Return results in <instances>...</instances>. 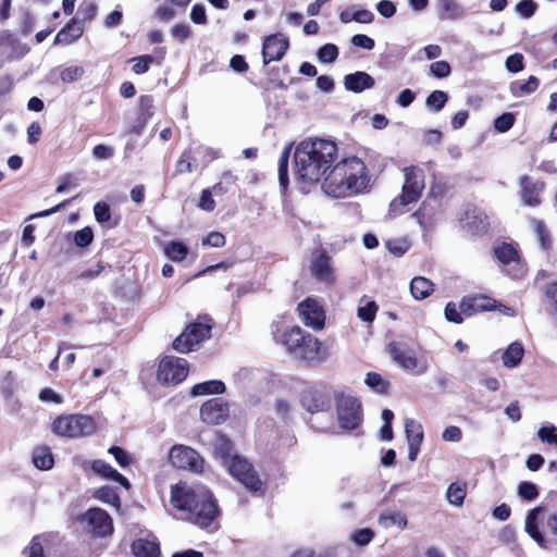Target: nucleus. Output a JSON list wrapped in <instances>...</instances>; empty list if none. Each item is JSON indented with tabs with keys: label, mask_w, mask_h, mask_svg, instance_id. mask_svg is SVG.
<instances>
[{
	"label": "nucleus",
	"mask_w": 557,
	"mask_h": 557,
	"mask_svg": "<svg viewBox=\"0 0 557 557\" xmlns=\"http://www.w3.org/2000/svg\"><path fill=\"white\" fill-rule=\"evenodd\" d=\"M131 62L134 63V65H133L134 73L138 74V75L146 73L149 70L150 64H152L154 62L160 64V61H157L156 58L150 54L135 57V58L131 59Z\"/></svg>",
	"instance_id": "nucleus-44"
},
{
	"label": "nucleus",
	"mask_w": 557,
	"mask_h": 557,
	"mask_svg": "<svg viewBox=\"0 0 557 557\" xmlns=\"http://www.w3.org/2000/svg\"><path fill=\"white\" fill-rule=\"evenodd\" d=\"M459 308L466 317H471L475 313L490 311L497 308L496 301L483 295L465 296Z\"/></svg>",
	"instance_id": "nucleus-19"
},
{
	"label": "nucleus",
	"mask_w": 557,
	"mask_h": 557,
	"mask_svg": "<svg viewBox=\"0 0 557 557\" xmlns=\"http://www.w3.org/2000/svg\"><path fill=\"white\" fill-rule=\"evenodd\" d=\"M288 48V39L283 34L268 36L263 41L262 57L263 63L269 64L272 61L281 60Z\"/></svg>",
	"instance_id": "nucleus-17"
},
{
	"label": "nucleus",
	"mask_w": 557,
	"mask_h": 557,
	"mask_svg": "<svg viewBox=\"0 0 557 557\" xmlns=\"http://www.w3.org/2000/svg\"><path fill=\"white\" fill-rule=\"evenodd\" d=\"M374 78L362 71L348 74L344 78V86L347 90L359 94L374 86Z\"/></svg>",
	"instance_id": "nucleus-22"
},
{
	"label": "nucleus",
	"mask_w": 557,
	"mask_h": 557,
	"mask_svg": "<svg viewBox=\"0 0 557 557\" xmlns=\"http://www.w3.org/2000/svg\"><path fill=\"white\" fill-rule=\"evenodd\" d=\"M338 57V48L334 44H325L317 51V58L321 63H333Z\"/></svg>",
	"instance_id": "nucleus-42"
},
{
	"label": "nucleus",
	"mask_w": 557,
	"mask_h": 557,
	"mask_svg": "<svg viewBox=\"0 0 557 557\" xmlns=\"http://www.w3.org/2000/svg\"><path fill=\"white\" fill-rule=\"evenodd\" d=\"M405 432L409 447L408 458L414 461L423 441L422 425L413 419H407L405 422Z\"/></svg>",
	"instance_id": "nucleus-20"
},
{
	"label": "nucleus",
	"mask_w": 557,
	"mask_h": 557,
	"mask_svg": "<svg viewBox=\"0 0 557 557\" xmlns=\"http://www.w3.org/2000/svg\"><path fill=\"white\" fill-rule=\"evenodd\" d=\"M386 248L395 256H401L409 249V244L405 239H392L386 243Z\"/></svg>",
	"instance_id": "nucleus-59"
},
{
	"label": "nucleus",
	"mask_w": 557,
	"mask_h": 557,
	"mask_svg": "<svg viewBox=\"0 0 557 557\" xmlns=\"http://www.w3.org/2000/svg\"><path fill=\"white\" fill-rule=\"evenodd\" d=\"M466 497V488L465 485L459 483H451L446 492V498L449 504L454 506H461L463 504Z\"/></svg>",
	"instance_id": "nucleus-39"
},
{
	"label": "nucleus",
	"mask_w": 557,
	"mask_h": 557,
	"mask_svg": "<svg viewBox=\"0 0 557 557\" xmlns=\"http://www.w3.org/2000/svg\"><path fill=\"white\" fill-rule=\"evenodd\" d=\"M445 318L447 321L460 324L462 323V312L459 307L453 301H449L445 307Z\"/></svg>",
	"instance_id": "nucleus-55"
},
{
	"label": "nucleus",
	"mask_w": 557,
	"mask_h": 557,
	"mask_svg": "<svg viewBox=\"0 0 557 557\" xmlns=\"http://www.w3.org/2000/svg\"><path fill=\"white\" fill-rule=\"evenodd\" d=\"M431 73L437 78L447 77L450 74V65L446 61H436L430 65Z\"/></svg>",
	"instance_id": "nucleus-58"
},
{
	"label": "nucleus",
	"mask_w": 557,
	"mask_h": 557,
	"mask_svg": "<svg viewBox=\"0 0 557 557\" xmlns=\"http://www.w3.org/2000/svg\"><path fill=\"white\" fill-rule=\"evenodd\" d=\"M225 236L222 233L211 232L202 239V245L220 248L225 245Z\"/></svg>",
	"instance_id": "nucleus-63"
},
{
	"label": "nucleus",
	"mask_w": 557,
	"mask_h": 557,
	"mask_svg": "<svg viewBox=\"0 0 557 557\" xmlns=\"http://www.w3.org/2000/svg\"><path fill=\"white\" fill-rule=\"evenodd\" d=\"M33 462L37 469L49 470L53 466V457L49 447H37L33 451Z\"/></svg>",
	"instance_id": "nucleus-32"
},
{
	"label": "nucleus",
	"mask_w": 557,
	"mask_h": 557,
	"mask_svg": "<svg viewBox=\"0 0 557 557\" xmlns=\"http://www.w3.org/2000/svg\"><path fill=\"white\" fill-rule=\"evenodd\" d=\"M164 253L172 261L181 262V261H183L187 257L188 248H187V246L184 243L178 242V240H173V242H170L165 246Z\"/></svg>",
	"instance_id": "nucleus-36"
},
{
	"label": "nucleus",
	"mask_w": 557,
	"mask_h": 557,
	"mask_svg": "<svg viewBox=\"0 0 557 557\" xmlns=\"http://www.w3.org/2000/svg\"><path fill=\"white\" fill-rule=\"evenodd\" d=\"M228 473L253 493H263L264 484L247 459L238 456L224 466Z\"/></svg>",
	"instance_id": "nucleus-9"
},
{
	"label": "nucleus",
	"mask_w": 557,
	"mask_h": 557,
	"mask_svg": "<svg viewBox=\"0 0 557 557\" xmlns=\"http://www.w3.org/2000/svg\"><path fill=\"white\" fill-rule=\"evenodd\" d=\"M132 550L136 557H160L158 543L150 539H138L134 541Z\"/></svg>",
	"instance_id": "nucleus-26"
},
{
	"label": "nucleus",
	"mask_w": 557,
	"mask_h": 557,
	"mask_svg": "<svg viewBox=\"0 0 557 557\" xmlns=\"http://www.w3.org/2000/svg\"><path fill=\"white\" fill-rule=\"evenodd\" d=\"M403 194L389 203V215L396 216L406 211V206L416 202L424 189L423 171L417 166L405 168Z\"/></svg>",
	"instance_id": "nucleus-6"
},
{
	"label": "nucleus",
	"mask_w": 557,
	"mask_h": 557,
	"mask_svg": "<svg viewBox=\"0 0 557 557\" xmlns=\"http://www.w3.org/2000/svg\"><path fill=\"white\" fill-rule=\"evenodd\" d=\"M373 536L374 532L369 528H364L356 531L351 535V541L358 546H366L372 541Z\"/></svg>",
	"instance_id": "nucleus-53"
},
{
	"label": "nucleus",
	"mask_w": 557,
	"mask_h": 557,
	"mask_svg": "<svg viewBox=\"0 0 557 557\" xmlns=\"http://www.w3.org/2000/svg\"><path fill=\"white\" fill-rule=\"evenodd\" d=\"M521 199L527 206H537L540 203V187L532 182L528 176L521 178Z\"/></svg>",
	"instance_id": "nucleus-27"
},
{
	"label": "nucleus",
	"mask_w": 557,
	"mask_h": 557,
	"mask_svg": "<svg viewBox=\"0 0 557 557\" xmlns=\"http://www.w3.org/2000/svg\"><path fill=\"white\" fill-rule=\"evenodd\" d=\"M271 327L274 341L285 346L295 358L308 363L321 364L331 356L330 348L323 342L305 332L300 326L283 327L280 323H273Z\"/></svg>",
	"instance_id": "nucleus-3"
},
{
	"label": "nucleus",
	"mask_w": 557,
	"mask_h": 557,
	"mask_svg": "<svg viewBox=\"0 0 557 557\" xmlns=\"http://www.w3.org/2000/svg\"><path fill=\"white\" fill-rule=\"evenodd\" d=\"M518 495L525 500H534L539 496L537 486L532 482H521L518 486Z\"/></svg>",
	"instance_id": "nucleus-50"
},
{
	"label": "nucleus",
	"mask_w": 557,
	"mask_h": 557,
	"mask_svg": "<svg viewBox=\"0 0 557 557\" xmlns=\"http://www.w3.org/2000/svg\"><path fill=\"white\" fill-rule=\"evenodd\" d=\"M189 364L186 359L173 356L164 357L158 368V381L162 384H178L188 374Z\"/></svg>",
	"instance_id": "nucleus-11"
},
{
	"label": "nucleus",
	"mask_w": 557,
	"mask_h": 557,
	"mask_svg": "<svg viewBox=\"0 0 557 557\" xmlns=\"http://www.w3.org/2000/svg\"><path fill=\"white\" fill-rule=\"evenodd\" d=\"M94 238V234L90 227H84L77 231L74 235V242L78 247L88 246Z\"/></svg>",
	"instance_id": "nucleus-57"
},
{
	"label": "nucleus",
	"mask_w": 557,
	"mask_h": 557,
	"mask_svg": "<svg viewBox=\"0 0 557 557\" xmlns=\"http://www.w3.org/2000/svg\"><path fill=\"white\" fill-rule=\"evenodd\" d=\"M84 33L83 25L75 18H72L54 37V45H71L82 37Z\"/></svg>",
	"instance_id": "nucleus-24"
},
{
	"label": "nucleus",
	"mask_w": 557,
	"mask_h": 557,
	"mask_svg": "<svg viewBox=\"0 0 557 557\" xmlns=\"http://www.w3.org/2000/svg\"><path fill=\"white\" fill-rule=\"evenodd\" d=\"M515 123V115L512 113H503L494 121V127L499 133L509 131Z\"/></svg>",
	"instance_id": "nucleus-52"
},
{
	"label": "nucleus",
	"mask_w": 557,
	"mask_h": 557,
	"mask_svg": "<svg viewBox=\"0 0 557 557\" xmlns=\"http://www.w3.org/2000/svg\"><path fill=\"white\" fill-rule=\"evenodd\" d=\"M201 420L208 424H220L228 417V406L222 398H212L200 408Z\"/></svg>",
	"instance_id": "nucleus-16"
},
{
	"label": "nucleus",
	"mask_w": 557,
	"mask_h": 557,
	"mask_svg": "<svg viewBox=\"0 0 557 557\" xmlns=\"http://www.w3.org/2000/svg\"><path fill=\"white\" fill-rule=\"evenodd\" d=\"M274 410L282 420L290 418L292 407L290 404L285 399H276L274 404Z\"/></svg>",
	"instance_id": "nucleus-64"
},
{
	"label": "nucleus",
	"mask_w": 557,
	"mask_h": 557,
	"mask_svg": "<svg viewBox=\"0 0 557 557\" xmlns=\"http://www.w3.org/2000/svg\"><path fill=\"white\" fill-rule=\"evenodd\" d=\"M433 290L434 284L430 280L423 276H417L411 280L410 293L414 299L422 300L429 297Z\"/></svg>",
	"instance_id": "nucleus-29"
},
{
	"label": "nucleus",
	"mask_w": 557,
	"mask_h": 557,
	"mask_svg": "<svg viewBox=\"0 0 557 557\" xmlns=\"http://www.w3.org/2000/svg\"><path fill=\"white\" fill-rule=\"evenodd\" d=\"M336 417L341 429L355 430L362 421V409L359 400L344 393L335 396Z\"/></svg>",
	"instance_id": "nucleus-8"
},
{
	"label": "nucleus",
	"mask_w": 557,
	"mask_h": 557,
	"mask_svg": "<svg viewBox=\"0 0 557 557\" xmlns=\"http://www.w3.org/2000/svg\"><path fill=\"white\" fill-rule=\"evenodd\" d=\"M225 392V384L220 380H211L198 383L190 389L191 396H205L211 394H222Z\"/></svg>",
	"instance_id": "nucleus-30"
},
{
	"label": "nucleus",
	"mask_w": 557,
	"mask_h": 557,
	"mask_svg": "<svg viewBox=\"0 0 557 557\" xmlns=\"http://www.w3.org/2000/svg\"><path fill=\"white\" fill-rule=\"evenodd\" d=\"M542 298L547 313L557 319V281L549 282L543 287Z\"/></svg>",
	"instance_id": "nucleus-28"
},
{
	"label": "nucleus",
	"mask_w": 557,
	"mask_h": 557,
	"mask_svg": "<svg viewBox=\"0 0 557 557\" xmlns=\"http://www.w3.org/2000/svg\"><path fill=\"white\" fill-rule=\"evenodd\" d=\"M215 455L221 460V463H222L223 467L225 465H227L228 461L231 462L232 459H235V458L238 457V455H236L233 451L232 444L227 440H225V438H221L215 444Z\"/></svg>",
	"instance_id": "nucleus-38"
},
{
	"label": "nucleus",
	"mask_w": 557,
	"mask_h": 557,
	"mask_svg": "<svg viewBox=\"0 0 557 557\" xmlns=\"http://www.w3.org/2000/svg\"><path fill=\"white\" fill-rule=\"evenodd\" d=\"M507 71L511 73H519L523 70V55L521 53H513L509 55L505 62Z\"/></svg>",
	"instance_id": "nucleus-56"
},
{
	"label": "nucleus",
	"mask_w": 557,
	"mask_h": 557,
	"mask_svg": "<svg viewBox=\"0 0 557 557\" xmlns=\"http://www.w3.org/2000/svg\"><path fill=\"white\" fill-rule=\"evenodd\" d=\"M379 523L383 528H389L392 525H397L399 529L404 530L407 528L408 520L405 515L399 511H385L380 515Z\"/></svg>",
	"instance_id": "nucleus-33"
},
{
	"label": "nucleus",
	"mask_w": 557,
	"mask_h": 557,
	"mask_svg": "<svg viewBox=\"0 0 557 557\" xmlns=\"http://www.w3.org/2000/svg\"><path fill=\"white\" fill-rule=\"evenodd\" d=\"M210 324L201 322L191 323L178 337L175 338L173 342V348L181 354H187L208 339L210 337Z\"/></svg>",
	"instance_id": "nucleus-10"
},
{
	"label": "nucleus",
	"mask_w": 557,
	"mask_h": 557,
	"mask_svg": "<svg viewBox=\"0 0 557 557\" xmlns=\"http://www.w3.org/2000/svg\"><path fill=\"white\" fill-rule=\"evenodd\" d=\"M533 230L541 244L542 249L547 250L550 248V238L542 221H532Z\"/></svg>",
	"instance_id": "nucleus-48"
},
{
	"label": "nucleus",
	"mask_w": 557,
	"mask_h": 557,
	"mask_svg": "<svg viewBox=\"0 0 557 557\" xmlns=\"http://www.w3.org/2000/svg\"><path fill=\"white\" fill-rule=\"evenodd\" d=\"M388 350L393 360L403 369L414 371L416 374H422L426 371V364L419 363L414 354L405 348L400 343H391Z\"/></svg>",
	"instance_id": "nucleus-15"
},
{
	"label": "nucleus",
	"mask_w": 557,
	"mask_h": 557,
	"mask_svg": "<svg viewBox=\"0 0 557 557\" xmlns=\"http://www.w3.org/2000/svg\"><path fill=\"white\" fill-rule=\"evenodd\" d=\"M497 259L504 264H510L519 261L517 249L511 244H502L495 248Z\"/></svg>",
	"instance_id": "nucleus-37"
},
{
	"label": "nucleus",
	"mask_w": 557,
	"mask_h": 557,
	"mask_svg": "<svg viewBox=\"0 0 557 557\" xmlns=\"http://www.w3.org/2000/svg\"><path fill=\"white\" fill-rule=\"evenodd\" d=\"M84 75L82 66H67L61 70L60 78L63 83H73L78 81Z\"/></svg>",
	"instance_id": "nucleus-51"
},
{
	"label": "nucleus",
	"mask_w": 557,
	"mask_h": 557,
	"mask_svg": "<svg viewBox=\"0 0 557 557\" xmlns=\"http://www.w3.org/2000/svg\"><path fill=\"white\" fill-rule=\"evenodd\" d=\"M377 305L375 301H368L364 306H359L357 315L364 322L371 323L376 315Z\"/></svg>",
	"instance_id": "nucleus-49"
},
{
	"label": "nucleus",
	"mask_w": 557,
	"mask_h": 557,
	"mask_svg": "<svg viewBox=\"0 0 557 557\" xmlns=\"http://www.w3.org/2000/svg\"><path fill=\"white\" fill-rule=\"evenodd\" d=\"M95 497L106 504L115 508L120 507V497L115 491L110 486H102L95 492Z\"/></svg>",
	"instance_id": "nucleus-40"
},
{
	"label": "nucleus",
	"mask_w": 557,
	"mask_h": 557,
	"mask_svg": "<svg viewBox=\"0 0 557 557\" xmlns=\"http://www.w3.org/2000/svg\"><path fill=\"white\" fill-rule=\"evenodd\" d=\"M297 311L299 319L306 326L314 331H320L324 327L325 311L317 299L306 298L298 304Z\"/></svg>",
	"instance_id": "nucleus-13"
},
{
	"label": "nucleus",
	"mask_w": 557,
	"mask_h": 557,
	"mask_svg": "<svg viewBox=\"0 0 557 557\" xmlns=\"http://www.w3.org/2000/svg\"><path fill=\"white\" fill-rule=\"evenodd\" d=\"M300 403L302 407L311 413L323 411L329 407L324 395L313 388H308L302 392Z\"/></svg>",
	"instance_id": "nucleus-23"
},
{
	"label": "nucleus",
	"mask_w": 557,
	"mask_h": 557,
	"mask_svg": "<svg viewBox=\"0 0 557 557\" xmlns=\"http://www.w3.org/2000/svg\"><path fill=\"white\" fill-rule=\"evenodd\" d=\"M311 272L313 276L320 282L332 284L335 281V274L331 265V259L324 253H320L312 260Z\"/></svg>",
	"instance_id": "nucleus-21"
},
{
	"label": "nucleus",
	"mask_w": 557,
	"mask_h": 557,
	"mask_svg": "<svg viewBox=\"0 0 557 557\" xmlns=\"http://www.w3.org/2000/svg\"><path fill=\"white\" fill-rule=\"evenodd\" d=\"M293 145H288L284 148L278 159V182L283 189L288 186V160Z\"/></svg>",
	"instance_id": "nucleus-35"
},
{
	"label": "nucleus",
	"mask_w": 557,
	"mask_h": 557,
	"mask_svg": "<svg viewBox=\"0 0 557 557\" xmlns=\"http://www.w3.org/2000/svg\"><path fill=\"white\" fill-rule=\"evenodd\" d=\"M198 208L203 211L211 212L215 208V201L210 189H203L198 202Z\"/></svg>",
	"instance_id": "nucleus-60"
},
{
	"label": "nucleus",
	"mask_w": 557,
	"mask_h": 557,
	"mask_svg": "<svg viewBox=\"0 0 557 557\" xmlns=\"http://www.w3.org/2000/svg\"><path fill=\"white\" fill-rule=\"evenodd\" d=\"M108 453L114 457L115 461L121 467H127L132 461L129 455L121 447L113 446V447L109 448Z\"/></svg>",
	"instance_id": "nucleus-62"
},
{
	"label": "nucleus",
	"mask_w": 557,
	"mask_h": 557,
	"mask_svg": "<svg viewBox=\"0 0 557 557\" xmlns=\"http://www.w3.org/2000/svg\"><path fill=\"white\" fill-rule=\"evenodd\" d=\"M461 227L471 235L482 234L487 231L490 221L484 211L478 208L469 209L460 219Z\"/></svg>",
	"instance_id": "nucleus-18"
},
{
	"label": "nucleus",
	"mask_w": 557,
	"mask_h": 557,
	"mask_svg": "<svg viewBox=\"0 0 557 557\" xmlns=\"http://www.w3.org/2000/svg\"><path fill=\"white\" fill-rule=\"evenodd\" d=\"M197 168L198 164L196 160L191 157L190 151H184L176 163L177 173H191L196 171Z\"/></svg>",
	"instance_id": "nucleus-43"
},
{
	"label": "nucleus",
	"mask_w": 557,
	"mask_h": 557,
	"mask_svg": "<svg viewBox=\"0 0 557 557\" xmlns=\"http://www.w3.org/2000/svg\"><path fill=\"white\" fill-rule=\"evenodd\" d=\"M153 114V99L151 96H141L139 98V120L143 121V124H146L147 121Z\"/></svg>",
	"instance_id": "nucleus-45"
},
{
	"label": "nucleus",
	"mask_w": 557,
	"mask_h": 557,
	"mask_svg": "<svg viewBox=\"0 0 557 557\" xmlns=\"http://www.w3.org/2000/svg\"><path fill=\"white\" fill-rule=\"evenodd\" d=\"M523 347L519 343H512L503 354V363L507 368L517 367L523 357Z\"/></svg>",
	"instance_id": "nucleus-34"
},
{
	"label": "nucleus",
	"mask_w": 557,
	"mask_h": 557,
	"mask_svg": "<svg viewBox=\"0 0 557 557\" xmlns=\"http://www.w3.org/2000/svg\"><path fill=\"white\" fill-rule=\"evenodd\" d=\"M170 505L178 519L190 522L202 530L219 529L220 508L213 493L206 486H191L178 482L171 486Z\"/></svg>",
	"instance_id": "nucleus-1"
},
{
	"label": "nucleus",
	"mask_w": 557,
	"mask_h": 557,
	"mask_svg": "<svg viewBox=\"0 0 557 557\" xmlns=\"http://www.w3.org/2000/svg\"><path fill=\"white\" fill-rule=\"evenodd\" d=\"M94 213L97 222L103 224L110 221L111 211L107 202L99 201L94 207Z\"/></svg>",
	"instance_id": "nucleus-54"
},
{
	"label": "nucleus",
	"mask_w": 557,
	"mask_h": 557,
	"mask_svg": "<svg viewBox=\"0 0 557 557\" xmlns=\"http://www.w3.org/2000/svg\"><path fill=\"white\" fill-rule=\"evenodd\" d=\"M547 512L541 530L537 520L544 511L543 506H536L529 510L524 520L525 533L543 549L557 548V492H552L546 497Z\"/></svg>",
	"instance_id": "nucleus-5"
},
{
	"label": "nucleus",
	"mask_w": 557,
	"mask_h": 557,
	"mask_svg": "<svg viewBox=\"0 0 557 557\" xmlns=\"http://www.w3.org/2000/svg\"><path fill=\"white\" fill-rule=\"evenodd\" d=\"M369 176L364 163L356 157L338 162L325 177L323 189L334 198L349 197L367 189Z\"/></svg>",
	"instance_id": "nucleus-4"
},
{
	"label": "nucleus",
	"mask_w": 557,
	"mask_h": 557,
	"mask_svg": "<svg viewBox=\"0 0 557 557\" xmlns=\"http://www.w3.org/2000/svg\"><path fill=\"white\" fill-rule=\"evenodd\" d=\"M448 100V95L445 91L442 90H434L431 92L426 100L425 104L428 108L432 109L434 112H440L445 103Z\"/></svg>",
	"instance_id": "nucleus-41"
},
{
	"label": "nucleus",
	"mask_w": 557,
	"mask_h": 557,
	"mask_svg": "<svg viewBox=\"0 0 557 557\" xmlns=\"http://www.w3.org/2000/svg\"><path fill=\"white\" fill-rule=\"evenodd\" d=\"M517 12L524 18L531 17L536 11V3L532 0H521L517 7Z\"/></svg>",
	"instance_id": "nucleus-61"
},
{
	"label": "nucleus",
	"mask_w": 557,
	"mask_h": 557,
	"mask_svg": "<svg viewBox=\"0 0 557 557\" xmlns=\"http://www.w3.org/2000/svg\"><path fill=\"white\" fill-rule=\"evenodd\" d=\"M335 143L322 138H308L298 144L294 152L295 174L306 183H317L335 161Z\"/></svg>",
	"instance_id": "nucleus-2"
},
{
	"label": "nucleus",
	"mask_w": 557,
	"mask_h": 557,
	"mask_svg": "<svg viewBox=\"0 0 557 557\" xmlns=\"http://www.w3.org/2000/svg\"><path fill=\"white\" fill-rule=\"evenodd\" d=\"M169 460L173 467L194 473H201L205 467L202 457L195 449L185 445H174L170 449Z\"/></svg>",
	"instance_id": "nucleus-12"
},
{
	"label": "nucleus",
	"mask_w": 557,
	"mask_h": 557,
	"mask_svg": "<svg viewBox=\"0 0 557 557\" xmlns=\"http://www.w3.org/2000/svg\"><path fill=\"white\" fill-rule=\"evenodd\" d=\"M366 384L374 392L384 394L387 392L388 384L382 379L379 373L370 372L367 374Z\"/></svg>",
	"instance_id": "nucleus-46"
},
{
	"label": "nucleus",
	"mask_w": 557,
	"mask_h": 557,
	"mask_svg": "<svg viewBox=\"0 0 557 557\" xmlns=\"http://www.w3.org/2000/svg\"><path fill=\"white\" fill-rule=\"evenodd\" d=\"M82 521L87 524L88 530L97 536H106L113 532L111 517L101 508H90Z\"/></svg>",
	"instance_id": "nucleus-14"
},
{
	"label": "nucleus",
	"mask_w": 557,
	"mask_h": 557,
	"mask_svg": "<svg viewBox=\"0 0 557 557\" xmlns=\"http://www.w3.org/2000/svg\"><path fill=\"white\" fill-rule=\"evenodd\" d=\"M537 437L543 443L557 446V428L554 424L544 425L539 429Z\"/></svg>",
	"instance_id": "nucleus-47"
},
{
	"label": "nucleus",
	"mask_w": 557,
	"mask_h": 557,
	"mask_svg": "<svg viewBox=\"0 0 557 557\" xmlns=\"http://www.w3.org/2000/svg\"><path fill=\"white\" fill-rule=\"evenodd\" d=\"M91 469L94 472L103 476L104 479L113 480L125 488L129 487L128 480L103 460H94L91 463Z\"/></svg>",
	"instance_id": "nucleus-25"
},
{
	"label": "nucleus",
	"mask_w": 557,
	"mask_h": 557,
	"mask_svg": "<svg viewBox=\"0 0 557 557\" xmlns=\"http://www.w3.org/2000/svg\"><path fill=\"white\" fill-rule=\"evenodd\" d=\"M96 430V421L86 414L59 416L52 423L53 433L69 438L90 436Z\"/></svg>",
	"instance_id": "nucleus-7"
},
{
	"label": "nucleus",
	"mask_w": 557,
	"mask_h": 557,
	"mask_svg": "<svg viewBox=\"0 0 557 557\" xmlns=\"http://www.w3.org/2000/svg\"><path fill=\"white\" fill-rule=\"evenodd\" d=\"M540 85V81L535 76H530L527 82L515 81L510 84L509 90L516 98H520L534 92Z\"/></svg>",
	"instance_id": "nucleus-31"
}]
</instances>
